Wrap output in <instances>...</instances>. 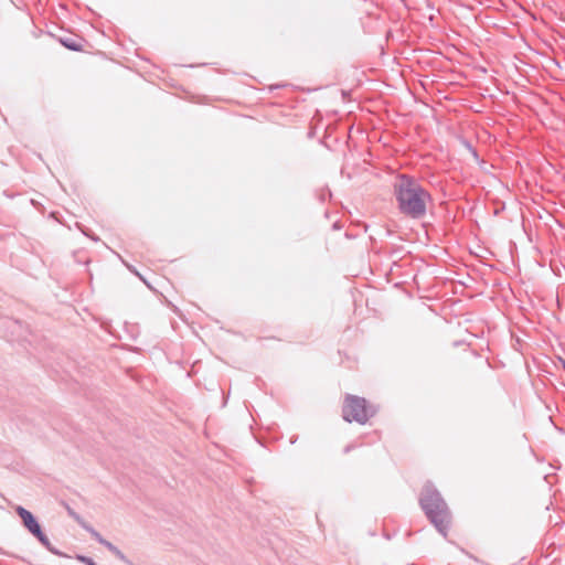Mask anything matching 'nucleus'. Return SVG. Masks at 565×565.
Instances as JSON below:
<instances>
[{
	"mask_svg": "<svg viewBox=\"0 0 565 565\" xmlns=\"http://www.w3.org/2000/svg\"><path fill=\"white\" fill-rule=\"evenodd\" d=\"M394 194L402 214L415 220L425 216L430 195L415 178L398 175L394 183Z\"/></svg>",
	"mask_w": 565,
	"mask_h": 565,
	"instance_id": "1",
	"label": "nucleus"
},
{
	"mask_svg": "<svg viewBox=\"0 0 565 565\" xmlns=\"http://www.w3.org/2000/svg\"><path fill=\"white\" fill-rule=\"evenodd\" d=\"M419 503L436 530H447L450 525L451 514L447 503L431 483L424 486Z\"/></svg>",
	"mask_w": 565,
	"mask_h": 565,
	"instance_id": "2",
	"label": "nucleus"
},
{
	"mask_svg": "<svg viewBox=\"0 0 565 565\" xmlns=\"http://www.w3.org/2000/svg\"><path fill=\"white\" fill-rule=\"evenodd\" d=\"M374 414L375 409L367 405L365 398L351 394L345 395L342 407V417L345 422L365 424Z\"/></svg>",
	"mask_w": 565,
	"mask_h": 565,
	"instance_id": "3",
	"label": "nucleus"
},
{
	"mask_svg": "<svg viewBox=\"0 0 565 565\" xmlns=\"http://www.w3.org/2000/svg\"><path fill=\"white\" fill-rule=\"evenodd\" d=\"M15 511H17L18 515L20 516V519L22 520V523L26 530H29V531L41 530V526H40L38 520L30 511H28L26 509H24L23 507H20V505H18L15 508Z\"/></svg>",
	"mask_w": 565,
	"mask_h": 565,
	"instance_id": "4",
	"label": "nucleus"
},
{
	"mask_svg": "<svg viewBox=\"0 0 565 565\" xmlns=\"http://www.w3.org/2000/svg\"><path fill=\"white\" fill-rule=\"evenodd\" d=\"M94 536L96 537V540L102 543L103 545H105L117 558H119L120 561H126V557L125 555L121 553L120 550H118L114 544H111L110 542L104 540L100 535L99 532H93Z\"/></svg>",
	"mask_w": 565,
	"mask_h": 565,
	"instance_id": "5",
	"label": "nucleus"
},
{
	"mask_svg": "<svg viewBox=\"0 0 565 565\" xmlns=\"http://www.w3.org/2000/svg\"><path fill=\"white\" fill-rule=\"evenodd\" d=\"M36 539L53 554L60 555V552L56 551L50 543L49 537L45 532H31Z\"/></svg>",
	"mask_w": 565,
	"mask_h": 565,
	"instance_id": "6",
	"label": "nucleus"
},
{
	"mask_svg": "<svg viewBox=\"0 0 565 565\" xmlns=\"http://www.w3.org/2000/svg\"><path fill=\"white\" fill-rule=\"evenodd\" d=\"M61 43L72 50V51H81L82 50V44L74 40V39H71V38H65V39H61Z\"/></svg>",
	"mask_w": 565,
	"mask_h": 565,
	"instance_id": "7",
	"label": "nucleus"
},
{
	"mask_svg": "<svg viewBox=\"0 0 565 565\" xmlns=\"http://www.w3.org/2000/svg\"><path fill=\"white\" fill-rule=\"evenodd\" d=\"M67 511L68 514L77 521L78 525L84 527V530H93L92 527L87 526L86 523L82 520V518L78 514H76L71 508H67Z\"/></svg>",
	"mask_w": 565,
	"mask_h": 565,
	"instance_id": "8",
	"label": "nucleus"
},
{
	"mask_svg": "<svg viewBox=\"0 0 565 565\" xmlns=\"http://www.w3.org/2000/svg\"><path fill=\"white\" fill-rule=\"evenodd\" d=\"M76 558L85 565H96V563L90 557L84 555H76Z\"/></svg>",
	"mask_w": 565,
	"mask_h": 565,
	"instance_id": "9",
	"label": "nucleus"
},
{
	"mask_svg": "<svg viewBox=\"0 0 565 565\" xmlns=\"http://www.w3.org/2000/svg\"><path fill=\"white\" fill-rule=\"evenodd\" d=\"M564 367H565V363H564Z\"/></svg>",
	"mask_w": 565,
	"mask_h": 565,
	"instance_id": "10",
	"label": "nucleus"
}]
</instances>
